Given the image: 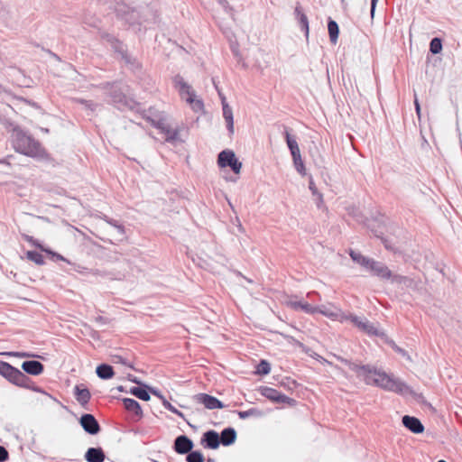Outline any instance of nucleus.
Returning a JSON list of instances; mask_svg holds the SVG:
<instances>
[{"instance_id": "1", "label": "nucleus", "mask_w": 462, "mask_h": 462, "mask_svg": "<svg viewBox=\"0 0 462 462\" xmlns=\"http://www.w3.org/2000/svg\"><path fill=\"white\" fill-rule=\"evenodd\" d=\"M377 387L404 397L410 396L418 402L423 399L422 394L416 393L401 378L384 370L377 369Z\"/></svg>"}, {"instance_id": "2", "label": "nucleus", "mask_w": 462, "mask_h": 462, "mask_svg": "<svg viewBox=\"0 0 462 462\" xmlns=\"http://www.w3.org/2000/svg\"><path fill=\"white\" fill-rule=\"evenodd\" d=\"M12 143L14 150L31 157H41L43 154L40 144L18 126L10 124Z\"/></svg>"}, {"instance_id": "3", "label": "nucleus", "mask_w": 462, "mask_h": 462, "mask_svg": "<svg viewBox=\"0 0 462 462\" xmlns=\"http://www.w3.org/2000/svg\"><path fill=\"white\" fill-rule=\"evenodd\" d=\"M173 83L181 99L190 106L194 113L203 114L205 112L203 100L197 96L193 88L188 84L182 77H174Z\"/></svg>"}, {"instance_id": "4", "label": "nucleus", "mask_w": 462, "mask_h": 462, "mask_svg": "<svg viewBox=\"0 0 462 462\" xmlns=\"http://www.w3.org/2000/svg\"><path fill=\"white\" fill-rule=\"evenodd\" d=\"M316 313H320L331 320H337L341 323L348 319V316L341 309L330 302L316 306Z\"/></svg>"}, {"instance_id": "5", "label": "nucleus", "mask_w": 462, "mask_h": 462, "mask_svg": "<svg viewBox=\"0 0 462 462\" xmlns=\"http://www.w3.org/2000/svg\"><path fill=\"white\" fill-rule=\"evenodd\" d=\"M217 164L220 168L230 167L236 174H239L242 169V162L238 161L232 150L222 151L218 154Z\"/></svg>"}, {"instance_id": "6", "label": "nucleus", "mask_w": 462, "mask_h": 462, "mask_svg": "<svg viewBox=\"0 0 462 462\" xmlns=\"http://www.w3.org/2000/svg\"><path fill=\"white\" fill-rule=\"evenodd\" d=\"M193 399L197 403L204 405L208 410L224 408V404L218 399L207 393H198Z\"/></svg>"}, {"instance_id": "7", "label": "nucleus", "mask_w": 462, "mask_h": 462, "mask_svg": "<svg viewBox=\"0 0 462 462\" xmlns=\"http://www.w3.org/2000/svg\"><path fill=\"white\" fill-rule=\"evenodd\" d=\"M348 319L346 321H350L354 326H356L359 330L367 334V335H374L375 329L371 322H369L365 317H358L354 315H347Z\"/></svg>"}, {"instance_id": "8", "label": "nucleus", "mask_w": 462, "mask_h": 462, "mask_svg": "<svg viewBox=\"0 0 462 462\" xmlns=\"http://www.w3.org/2000/svg\"><path fill=\"white\" fill-rule=\"evenodd\" d=\"M156 126L164 134L165 140L167 142L173 144L182 142L179 130L171 129L165 122L160 121L157 123Z\"/></svg>"}, {"instance_id": "9", "label": "nucleus", "mask_w": 462, "mask_h": 462, "mask_svg": "<svg viewBox=\"0 0 462 462\" xmlns=\"http://www.w3.org/2000/svg\"><path fill=\"white\" fill-rule=\"evenodd\" d=\"M79 422L84 430L91 435L97 434L100 430L99 424L92 414L82 415Z\"/></svg>"}, {"instance_id": "10", "label": "nucleus", "mask_w": 462, "mask_h": 462, "mask_svg": "<svg viewBox=\"0 0 462 462\" xmlns=\"http://www.w3.org/2000/svg\"><path fill=\"white\" fill-rule=\"evenodd\" d=\"M377 276L392 283H406L410 282L408 278L393 274L386 266L383 265H377Z\"/></svg>"}, {"instance_id": "11", "label": "nucleus", "mask_w": 462, "mask_h": 462, "mask_svg": "<svg viewBox=\"0 0 462 462\" xmlns=\"http://www.w3.org/2000/svg\"><path fill=\"white\" fill-rule=\"evenodd\" d=\"M286 305L295 310H302L307 314H316V306L306 301L298 300L296 298H290L286 300Z\"/></svg>"}, {"instance_id": "12", "label": "nucleus", "mask_w": 462, "mask_h": 462, "mask_svg": "<svg viewBox=\"0 0 462 462\" xmlns=\"http://www.w3.org/2000/svg\"><path fill=\"white\" fill-rule=\"evenodd\" d=\"M261 394L267 399L278 403L290 402L291 401L288 396L271 387H263L261 389Z\"/></svg>"}, {"instance_id": "13", "label": "nucleus", "mask_w": 462, "mask_h": 462, "mask_svg": "<svg viewBox=\"0 0 462 462\" xmlns=\"http://www.w3.org/2000/svg\"><path fill=\"white\" fill-rule=\"evenodd\" d=\"M294 16L300 23L301 31L304 32L306 38H308L310 34L309 19L299 3L296 4L294 8Z\"/></svg>"}, {"instance_id": "14", "label": "nucleus", "mask_w": 462, "mask_h": 462, "mask_svg": "<svg viewBox=\"0 0 462 462\" xmlns=\"http://www.w3.org/2000/svg\"><path fill=\"white\" fill-rule=\"evenodd\" d=\"M193 448V442L187 436L181 435L175 439L174 449L179 454H187Z\"/></svg>"}, {"instance_id": "15", "label": "nucleus", "mask_w": 462, "mask_h": 462, "mask_svg": "<svg viewBox=\"0 0 462 462\" xmlns=\"http://www.w3.org/2000/svg\"><path fill=\"white\" fill-rule=\"evenodd\" d=\"M402 424L412 433L420 434L424 431V426L416 417L405 415L402 417Z\"/></svg>"}, {"instance_id": "16", "label": "nucleus", "mask_w": 462, "mask_h": 462, "mask_svg": "<svg viewBox=\"0 0 462 462\" xmlns=\"http://www.w3.org/2000/svg\"><path fill=\"white\" fill-rule=\"evenodd\" d=\"M5 377L8 379L11 383L19 386H23L27 381V376L19 369L12 365Z\"/></svg>"}, {"instance_id": "17", "label": "nucleus", "mask_w": 462, "mask_h": 462, "mask_svg": "<svg viewBox=\"0 0 462 462\" xmlns=\"http://www.w3.org/2000/svg\"><path fill=\"white\" fill-rule=\"evenodd\" d=\"M350 256L352 260L362 266L366 271H373L374 268V262L371 259L366 258L363 254H361L359 252L356 251H350Z\"/></svg>"}, {"instance_id": "18", "label": "nucleus", "mask_w": 462, "mask_h": 462, "mask_svg": "<svg viewBox=\"0 0 462 462\" xmlns=\"http://www.w3.org/2000/svg\"><path fill=\"white\" fill-rule=\"evenodd\" d=\"M113 102L116 104L119 109L128 108L130 110L136 109L138 104L132 98L125 95L118 94L113 97Z\"/></svg>"}, {"instance_id": "19", "label": "nucleus", "mask_w": 462, "mask_h": 462, "mask_svg": "<svg viewBox=\"0 0 462 462\" xmlns=\"http://www.w3.org/2000/svg\"><path fill=\"white\" fill-rule=\"evenodd\" d=\"M22 368L24 372L32 375H38L43 371L42 364L35 360L23 362Z\"/></svg>"}, {"instance_id": "20", "label": "nucleus", "mask_w": 462, "mask_h": 462, "mask_svg": "<svg viewBox=\"0 0 462 462\" xmlns=\"http://www.w3.org/2000/svg\"><path fill=\"white\" fill-rule=\"evenodd\" d=\"M85 459L88 462H103L105 454L100 448H89L85 454Z\"/></svg>"}, {"instance_id": "21", "label": "nucleus", "mask_w": 462, "mask_h": 462, "mask_svg": "<svg viewBox=\"0 0 462 462\" xmlns=\"http://www.w3.org/2000/svg\"><path fill=\"white\" fill-rule=\"evenodd\" d=\"M203 440L206 442L207 447L211 449L217 448L220 444L219 435L214 430L207 431L203 436Z\"/></svg>"}, {"instance_id": "22", "label": "nucleus", "mask_w": 462, "mask_h": 462, "mask_svg": "<svg viewBox=\"0 0 462 462\" xmlns=\"http://www.w3.org/2000/svg\"><path fill=\"white\" fill-rule=\"evenodd\" d=\"M220 443L224 446H229L236 441V432L233 428H226L222 430L219 436Z\"/></svg>"}, {"instance_id": "23", "label": "nucleus", "mask_w": 462, "mask_h": 462, "mask_svg": "<svg viewBox=\"0 0 462 462\" xmlns=\"http://www.w3.org/2000/svg\"><path fill=\"white\" fill-rule=\"evenodd\" d=\"M125 408L130 411L134 413L135 415L142 417L143 411L138 402L134 399L125 398L123 399Z\"/></svg>"}, {"instance_id": "24", "label": "nucleus", "mask_w": 462, "mask_h": 462, "mask_svg": "<svg viewBox=\"0 0 462 462\" xmlns=\"http://www.w3.org/2000/svg\"><path fill=\"white\" fill-rule=\"evenodd\" d=\"M223 110V117L226 123V127L229 133L232 134L234 133V117H233V110L228 104H224Z\"/></svg>"}, {"instance_id": "25", "label": "nucleus", "mask_w": 462, "mask_h": 462, "mask_svg": "<svg viewBox=\"0 0 462 462\" xmlns=\"http://www.w3.org/2000/svg\"><path fill=\"white\" fill-rule=\"evenodd\" d=\"M75 395L77 401L82 405L88 403L90 399L89 391L87 388H81L79 385L75 387Z\"/></svg>"}, {"instance_id": "26", "label": "nucleus", "mask_w": 462, "mask_h": 462, "mask_svg": "<svg viewBox=\"0 0 462 462\" xmlns=\"http://www.w3.org/2000/svg\"><path fill=\"white\" fill-rule=\"evenodd\" d=\"M97 374L101 379H110L114 375L113 367L111 365L103 364L97 367Z\"/></svg>"}, {"instance_id": "27", "label": "nucleus", "mask_w": 462, "mask_h": 462, "mask_svg": "<svg viewBox=\"0 0 462 462\" xmlns=\"http://www.w3.org/2000/svg\"><path fill=\"white\" fill-rule=\"evenodd\" d=\"M381 337L382 340H383L384 342L388 343L394 349L395 352H397L398 354L402 355L407 360H411L410 356L408 355V353L404 349L399 347L393 341L388 340L384 334H383V333L381 334L377 330V337Z\"/></svg>"}, {"instance_id": "28", "label": "nucleus", "mask_w": 462, "mask_h": 462, "mask_svg": "<svg viewBox=\"0 0 462 462\" xmlns=\"http://www.w3.org/2000/svg\"><path fill=\"white\" fill-rule=\"evenodd\" d=\"M328 30L332 43H336L338 38L339 29L337 22L329 20L328 23Z\"/></svg>"}, {"instance_id": "29", "label": "nucleus", "mask_w": 462, "mask_h": 462, "mask_svg": "<svg viewBox=\"0 0 462 462\" xmlns=\"http://www.w3.org/2000/svg\"><path fill=\"white\" fill-rule=\"evenodd\" d=\"M130 393L143 401H149L151 398L149 393L145 389L140 387H132L130 389Z\"/></svg>"}, {"instance_id": "30", "label": "nucleus", "mask_w": 462, "mask_h": 462, "mask_svg": "<svg viewBox=\"0 0 462 462\" xmlns=\"http://www.w3.org/2000/svg\"><path fill=\"white\" fill-rule=\"evenodd\" d=\"M26 255L30 261L34 262L36 264L42 265L44 263L43 256L38 252L28 251Z\"/></svg>"}, {"instance_id": "31", "label": "nucleus", "mask_w": 462, "mask_h": 462, "mask_svg": "<svg viewBox=\"0 0 462 462\" xmlns=\"http://www.w3.org/2000/svg\"><path fill=\"white\" fill-rule=\"evenodd\" d=\"M442 50V42L439 38H433L430 43V51L433 54H438Z\"/></svg>"}, {"instance_id": "32", "label": "nucleus", "mask_w": 462, "mask_h": 462, "mask_svg": "<svg viewBox=\"0 0 462 462\" xmlns=\"http://www.w3.org/2000/svg\"><path fill=\"white\" fill-rule=\"evenodd\" d=\"M292 161H293V165H294L297 172L300 173L301 176H305L306 175V168H305L304 162L302 161V158L301 157L295 158V159H292Z\"/></svg>"}, {"instance_id": "33", "label": "nucleus", "mask_w": 462, "mask_h": 462, "mask_svg": "<svg viewBox=\"0 0 462 462\" xmlns=\"http://www.w3.org/2000/svg\"><path fill=\"white\" fill-rule=\"evenodd\" d=\"M188 462H204V457L199 451H189L187 456Z\"/></svg>"}, {"instance_id": "34", "label": "nucleus", "mask_w": 462, "mask_h": 462, "mask_svg": "<svg viewBox=\"0 0 462 462\" xmlns=\"http://www.w3.org/2000/svg\"><path fill=\"white\" fill-rule=\"evenodd\" d=\"M262 413L261 411H259L257 409H254V408H252V409H249L247 411H238V416L240 419H247L251 416H261Z\"/></svg>"}, {"instance_id": "35", "label": "nucleus", "mask_w": 462, "mask_h": 462, "mask_svg": "<svg viewBox=\"0 0 462 462\" xmlns=\"http://www.w3.org/2000/svg\"><path fill=\"white\" fill-rule=\"evenodd\" d=\"M271 371V365L270 364L265 361L262 360L259 365H257V374H268Z\"/></svg>"}, {"instance_id": "36", "label": "nucleus", "mask_w": 462, "mask_h": 462, "mask_svg": "<svg viewBox=\"0 0 462 462\" xmlns=\"http://www.w3.org/2000/svg\"><path fill=\"white\" fill-rule=\"evenodd\" d=\"M286 143H287V145H288V148L291 150H295L296 148L299 147L298 145V143L296 141V139L291 136L288 132H286Z\"/></svg>"}, {"instance_id": "37", "label": "nucleus", "mask_w": 462, "mask_h": 462, "mask_svg": "<svg viewBox=\"0 0 462 462\" xmlns=\"http://www.w3.org/2000/svg\"><path fill=\"white\" fill-rule=\"evenodd\" d=\"M162 405L165 409H167L168 411L177 414L178 416L183 418V414L182 412H180V411H178L173 405H171L166 399H163L162 401Z\"/></svg>"}, {"instance_id": "38", "label": "nucleus", "mask_w": 462, "mask_h": 462, "mask_svg": "<svg viewBox=\"0 0 462 462\" xmlns=\"http://www.w3.org/2000/svg\"><path fill=\"white\" fill-rule=\"evenodd\" d=\"M34 245H35L37 247H39L42 251H44V252H46V253H48V254H51V255H52V257L56 258L57 260H60V261H66V259H65L62 255H60V254H56V253H54V252H52V251H51V250H49V249H46V248L42 247L40 244L35 243Z\"/></svg>"}, {"instance_id": "39", "label": "nucleus", "mask_w": 462, "mask_h": 462, "mask_svg": "<svg viewBox=\"0 0 462 462\" xmlns=\"http://www.w3.org/2000/svg\"><path fill=\"white\" fill-rule=\"evenodd\" d=\"M10 163L5 160L0 161V173L10 174L11 173Z\"/></svg>"}, {"instance_id": "40", "label": "nucleus", "mask_w": 462, "mask_h": 462, "mask_svg": "<svg viewBox=\"0 0 462 462\" xmlns=\"http://www.w3.org/2000/svg\"><path fill=\"white\" fill-rule=\"evenodd\" d=\"M381 240H382V243L384 245L385 248L387 250H390V251H393V252H395V247L393 245V241L389 240L388 238L386 237H383L382 236L381 237Z\"/></svg>"}, {"instance_id": "41", "label": "nucleus", "mask_w": 462, "mask_h": 462, "mask_svg": "<svg viewBox=\"0 0 462 462\" xmlns=\"http://www.w3.org/2000/svg\"><path fill=\"white\" fill-rule=\"evenodd\" d=\"M10 367H11V365H9L8 363L0 361V374L2 375L5 376V374L8 372Z\"/></svg>"}, {"instance_id": "42", "label": "nucleus", "mask_w": 462, "mask_h": 462, "mask_svg": "<svg viewBox=\"0 0 462 462\" xmlns=\"http://www.w3.org/2000/svg\"><path fill=\"white\" fill-rule=\"evenodd\" d=\"M8 457V452L6 451V449L0 446V462H4L7 459Z\"/></svg>"}, {"instance_id": "43", "label": "nucleus", "mask_w": 462, "mask_h": 462, "mask_svg": "<svg viewBox=\"0 0 462 462\" xmlns=\"http://www.w3.org/2000/svg\"><path fill=\"white\" fill-rule=\"evenodd\" d=\"M376 222H377V228H382V227L386 226L387 219L384 217H379L377 216Z\"/></svg>"}, {"instance_id": "44", "label": "nucleus", "mask_w": 462, "mask_h": 462, "mask_svg": "<svg viewBox=\"0 0 462 462\" xmlns=\"http://www.w3.org/2000/svg\"><path fill=\"white\" fill-rule=\"evenodd\" d=\"M217 3L225 9L226 12L229 13L231 7L227 2V0H217Z\"/></svg>"}, {"instance_id": "45", "label": "nucleus", "mask_w": 462, "mask_h": 462, "mask_svg": "<svg viewBox=\"0 0 462 462\" xmlns=\"http://www.w3.org/2000/svg\"><path fill=\"white\" fill-rule=\"evenodd\" d=\"M414 106H415L416 114H417L419 119H420V116H421L420 106L419 100L416 96L414 98Z\"/></svg>"}, {"instance_id": "46", "label": "nucleus", "mask_w": 462, "mask_h": 462, "mask_svg": "<svg viewBox=\"0 0 462 462\" xmlns=\"http://www.w3.org/2000/svg\"><path fill=\"white\" fill-rule=\"evenodd\" d=\"M310 189L312 191V194L313 195H319V199H322V195L318 193L316 188H315V185H314V182L312 180L310 181V186H309Z\"/></svg>"}, {"instance_id": "47", "label": "nucleus", "mask_w": 462, "mask_h": 462, "mask_svg": "<svg viewBox=\"0 0 462 462\" xmlns=\"http://www.w3.org/2000/svg\"><path fill=\"white\" fill-rule=\"evenodd\" d=\"M290 152H291L292 159L301 157L300 147L296 148L295 150H291Z\"/></svg>"}, {"instance_id": "48", "label": "nucleus", "mask_w": 462, "mask_h": 462, "mask_svg": "<svg viewBox=\"0 0 462 462\" xmlns=\"http://www.w3.org/2000/svg\"><path fill=\"white\" fill-rule=\"evenodd\" d=\"M8 355L14 356H19V357H28V356H31L27 353H18V352H12V353H9Z\"/></svg>"}, {"instance_id": "49", "label": "nucleus", "mask_w": 462, "mask_h": 462, "mask_svg": "<svg viewBox=\"0 0 462 462\" xmlns=\"http://www.w3.org/2000/svg\"><path fill=\"white\" fill-rule=\"evenodd\" d=\"M375 13H376L375 0H371V18L372 19H374Z\"/></svg>"}, {"instance_id": "50", "label": "nucleus", "mask_w": 462, "mask_h": 462, "mask_svg": "<svg viewBox=\"0 0 462 462\" xmlns=\"http://www.w3.org/2000/svg\"><path fill=\"white\" fill-rule=\"evenodd\" d=\"M118 6H116V12L121 14V15H124V14H126L127 12L125 10V8L121 7V5H119V3L117 4Z\"/></svg>"}, {"instance_id": "51", "label": "nucleus", "mask_w": 462, "mask_h": 462, "mask_svg": "<svg viewBox=\"0 0 462 462\" xmlns=\"http://www.w3.org/2000/svg\"><path fill=\"white\" fill-rule=\"evenodd\" d=\"M85 105H86V106H87L88 108H89L90 110H92V111L96 110V106H96L95 104H93L92 102H90V101H86V102H85Z\"/></svg>"}, {"instance_id": "52", "label": "nucleus", "mask_w": 462, "mask_h": 462, "mask_svg": "<svg viewBox=\"0 0 462 462\" xmlns=\"http://www.w3.org/2000/svg\"><path fill=\"white\" fill-rule=\"evenodd\" d=\"M219 97L221 99L222 107H224V104H227L226 97L220 92H219Z\"/></svg>"}, {"instance_id": "53", "label": "nucleus", "mask_w": 462, "mask_h": 462, "mask_svg": "<svg viewBox=\"0 0 462 462\" xmlns=\"http://www.w3.org/2000/svg\"><path fill=\"white\" fill-rule=\"evenodd\" d=\"M115 226L118 230L119 233H121V234L124 233V229L121 226L115 225Z\"/></svg>"}, {"instance_id": "54", "label": "nucleus", "mask_w": 462, "mask_h": 462, "mask_svg": "<svg viewBox=\"0 0 462 462\" xmlns=\"http://www.w3.org/2000/svg\"><path fill=\"white\" fill-rule=\"evenodd\" d=\"M129 380L135 383H140V382L136 378L129 377Z\"/></svg>"}, {"instance_id": "55", "label": "nucleus", "mask_w": 462, "mask_h": 462, "mask_svg": "<svg viewBox=\"0 0 462 462\" xmlns=\"http://www.w3.org/2000/svg\"><path fill=\"white\" fill-rule=\"evenodd\" d=\"M152 393L153 394H155V395L159 396L161 399H162V400L164 399L162 395H160V394L158 393V392H156V391H152Z\"/></svg>"}, {"instance_id": "56", "label": "nucleus", "mask_w": 462, "mask_h": 462, "mask_svg": "<svg viewBox=\"0 0 462 462\" xmlns=\"http://www.w3.org/2000/svg\"><path fill=\"white\" fill-rule=\"evenodd\" d=\"M233 52H235L236 54H237V51L236 50L233 49Z\"/></svg>"}, {"instance_id": "57", "label": "nucleus", "mask_w": 462, "mask_h": 462, "mask_svg": "<svg viewBox=\"0 0 462 462\" xmlns=\"http://www.w3.org/2000/svg\"><path fill=\"white\" fill-rule=\"evenodd\" d=\"M438 462H446L445 460H439Z\"/></svg>"}]
</instances>
